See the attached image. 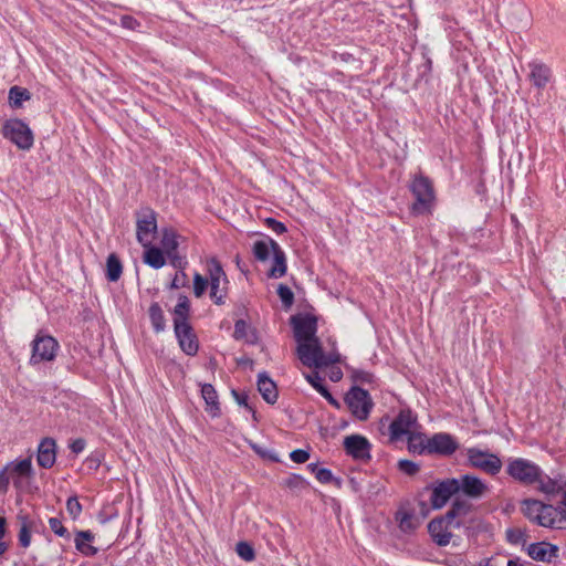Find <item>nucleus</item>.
Listing matches in <instances>:
<instances>
[{"mask_svg":"<svg viewBox=\"0 0 566 566\" xmlns=\"http://www.w3.org/2000/svg\"><path fill=\"white\" fill-rule=\"evenodd\" d=\"M310 468L315 472L316 479L322 483H328L333 479V474L328 469H316L314 464H310Z\"/></svg>","mask_w":566,"mask_h":566,"instance_id":"a18cd8bd","label":"nucleus"},{"mask_svg":"<svg viewBox=\"0 0 566 566\" xmlns=\"http://www.w3.org/2000/svg\"><path fill=\"white\" fill-rule=\"evenodd\" d=\"M451 527H453L452 522L444 515L432 520L428 524V532L437 545L447 546L452 539Z\"/></svg>","mask_w":566,"mask_h":566,"instance_id":"a211bd4d","label":"nucleus"},{"mask_svg":"<svg viewBox=\"0 0 566 566\" xmlns=\"http://www.w3.org/2000/svg\"><path fill=\"white\" fill-rule=\"evenodd\" d=\"M395 521L399 530L403 533H411L416 531L420 525L419 520L415 513L405 506H401L397 510L395 514Z\"/></svg>","mask_w":566,"mask_h":566,"instance_id":"a878e982","label":"nucleus"},{"mask_svg":"<svg viewBox=\"0 0 566 566\" xmlns=\"http://www.w3.org/2000/svg\"><path fill=\"white\" fill-rule=\"evenodd\" d=\"M86 442L84 439L78 438L70 443V449L73 453L78 454L85 449Z\"/></svg>","mask_w":566,"mask_h":566,"instance_id":"603ef678","label":"nucleus"},{"mask_svg":"<svg viewBox=\"0 0 566 566\" xmlns=\"http://www.w3.org/2000/svg\"><path fill=\"white\" fill-rule=\"evenodd\" d=\"M507 566H523L518 560L510 559Z\"/></svg>","mask_w":566,"mask_h":566,"instance_id":"680f3d73","label":"nucleus"},{"mask_svg":"<svg viewBox=\"0 0 566 566\" xmlns=\"http://www.w3.org/2000/svg\"><path fill=\"white\" fill-rule=\"evenodd\" d=\"M207 275L205 277L200 273L193 275V294L196 297H201L207 287L210 286V297L214 304L221 305L224 303L228 291V277L223 271L220 262L211 258L207 261Z\"/></svg>","mask_w":566,"mask_h":566,"instance_id":"f257e3e1","label":"nucleus"},{"mask_svg":"<svg viewBox=\"0 0 566 566\" xmlns=\"http://www.w3.org/2000/svg\"><path fill=\"white\" fill-rule=\"evenodd\" d=\"M32 476L33 464L31 455L9 461L0 470V493L6 494L9 491L11 482L17 490L22 489L23 480H29Z\"/></svg>","mask_w":566,"mask_h":566,"instance_id":"7ed1b4c3","label":"nucleus"},{"mask_svg":"<svg viewBox=\"0 0 566 566\" xmlns=\"http://www.w3.org/2000/svg\"><path fill=\"white\" fill-rule=\"evenodd\" d=\"M521 510L530 521L541 526L562 528V520L558 518L557 509L552 505L527 499L522 502Z\"/></svg>","mask_w":566,"mask_h":566,"instance_id":"39448f33","label":"nucleus"},{"mask_svg":"<svg viewBox=\"0 0 566 566\" xmlns=\"http://www.w3.org/2000/svg\"><path fill=\"white\" fill-rule=\"evenodd\" d=\"M455 481L457 492H461L470 499H481L489 492V485L475 475L464 474Z\"/></svg>","mask_w":566,"mask_h":566,"instance_id":"4468645a","label":"nucleus"},{"mask_svg":"<svg viewBox=\"0 0 566 566\" xmlns=\"http://www.w3.org/2000/svg\"><path fill=\"white\" fill-rule=\"evenodd\" d=\"M557 553L558 547L547 542L533 543L527 547L528 556L534 560L543 563H551L557 557Z\"/></svg>","mask_w":566,"mask_h":566,"instance_id":"5701e85b","label":"nucleus"},{"mask_svg":"<svg viewBox=\"0 0 566 566\" xmlns=\"http://www.w3.org/2000/svg\"><path fill=\"white\" fill-rule=\"evenodd\" d=\"M296 354L303 365L313 368H322L338 363L340 355L336 350L335 343L328 352H324L318 338L306 342L296 347Z\"/></svg>","mask_w":566,"mask_h":566,"instance_id":"f03ea898","label":"nucleus"},{"mask_svg":"<svg viewBox=\"0 0 566 566\" xmlns=\"http://www.w3.org/2000/svg\"><path fill=\"white\" fill-rule=\"evenodd\" d=\"M537 490L547 496L558 495L566 489V479L563 475L551 478L543 474L541 470V478L535 482Z\"/></svg>","mask_w":566,"mask_h":566,"instance_id":"4be33fe9","label":"nucleus"},{"mask_svg":"<svg viewBox=\"0 0 566 566\" xmlns=\"http://www.w3.org/2000/svg\"><path fill=\"white\" fill-rule=\"evenodd\" d=\"M408 450L412 453L423 454L429 453L430 438L421 433L419 429H416L412 433L407 437Z\"/></svg>","mask_w":566,"mask_h":566,"instance_id":"cd10ccee","label":"nucleus"},{"mask_svg":"<svg viewBox=\"0 0 566 566\" xmlns=\"http://www.w3.org/2000/svg\"><path fill=\"white\" fill-rule=\"evenodd\" d=\"M235 552L245 562H251L255 558L253 547L247 542H239L235 546Z\"/></svg>","mask_w":566,"mask_h":566,"instance_id":"a19ab883","label":"nucleus"},{"mask_svg":"<svg viewBox=\"0 0 566 566\" xmlns=\"http://www.w3.org/2000/svg\"><path fill=\"white\" fill-rule=\"evenodd\" d=\"M410 190L415 197L411 212L417 216L431 214L437 200L431 180L422 175L415 176Z\"/></svg>","mask_w":566,"mask_h":566,"instance_id":"20e7f679","label":"nucleus"},{"mask_svg":"<svg viewBox=\"0 0 566 566\" xmlns=\"http://www.w3.org/2000/svg\"><path fill=\"white\" fill-rule=\"evenodd\" d=\"M346 452L357 460H368L370 458V443L359 434H352L344 439Z\"/></svg>","mask_w":566,"mask_h":566,"instance_id":"aec40b11","label":"nucleus"},{"mask_svg":"<svg viewBox=\"0 0 566 566\" xmlns=\"http://www.w3.org/2000/svg\"><path fill=\"white\" fill-rule=\"evenodd\" d=\"M560 494L563 495V499L556 509H557L558 518L562 520V526H563L564 523H566V489Z\"/></svg>","mask_w":566,"mask_h":566,"instance_id":"8fccbe9b","label":"nucleus"},{"mask_svg":"<svg viewBox=\"0 0 566 566\" xmlns=\"http://www.w3.org/2000/svg\"><path fill=\"white\" fill-rule=\"evenodd\" d=\"M416 429H419L416 416L410 411H401L390 424V437L392 440H398L408 437Z\"/></svg>","mask_w":566,"mask_h":566,"instance_id":"f3484780","label":"nucleus"},{"mask_svg":"<svg viewBox=\"0 0 566 566\" xmlns=\"http://www.w3.org/2000/svg\"><path fill=\"white\" fill-rule=\"evenodd\" d=\"M201 395L207 405V411H209L212 416H217L219 412V401L214 387L210 384L202 385Z\"/></svg>","mask_w":566,"mask_h":566,"instance_id":"473e14b6","label":"nucleus"},{"mask_svg":"<svg viewBox=\"0 0 566 566\" xmlns=\"http://www.w3.org/2000/svg\"><path fill=\"white\" fill-rule=\"evenodd\" d=\"M507 474L515 481L531 485L541 478V468L523 458L511 459L506 467Z\"/></svg>","mask_w":566,"mask_h":566,"instance_id":"6e6552de","label":"nucleus"},{"mask_svg":"<svg viewBox=\"0 0 566 566\" xmlns=\"http://www.w3.org/2000/svg\"><path fill=\"white\" fill-rule=\"evenodd\" d=\"M279 247L277 242L273 239L266 238L264 240L255 241L252 251L256 260L265 262L272 258Z\"/></svg>","mask_w":566,"mask_h":566,"instance_id":"bb28decb","label":"nucleus"},{"mask_svg":"<svg viewBox=\"0 0 566 566\" xmlns=\"http://www.w3.org/2000/svg\"><path fill=\"white\" fill-rule=\"evenodd\" d=\"M459 448V443L450 433L439 432L430 438L429 454L451 455Z\"/></svg>","mask_w":566,"mask_h":566,"instance_id":"6ab92c4d","label":"nucleus"},{"mask_svg":"<svg viewBox=\"0 0 566 566\" xmlns=\"http://www.w3.org/2000/svg\"><path fill=\"white\" fill-rule=\"evenodd\" d=\"M277 294H279L282 303L286 307H290L293 304L294 294L289 286L281 284L277 289Z\"/></svg>","mask_w":566,"mask_h":566,"instance_id":"37998d69","label":"nucleus"},{"mask_svg":"<svg viewBox=\"0 0 566 566\" xmlns=\"http://www.w3.org/2000/svg\"><path fill=\"white\" fill-rule=\"evenodd\" d=\"M59 348V342L54 337L39 332L31 343L30 365L54 360Z\"/></svg>","mask_w":566,"mask_h":566,"instance_id":"0eeeda50","label":"nucleus"},{"mask_svg":"<svg viewBox=\"0 0 566 566\" xmlns=\"http://www.w3.org/2000/svg\"><path fill=\"white\" fill-rule=\"evenodd\" d=\"M258 389L266 402L274 403L277 400L276 385L266 375H259Z\"/></svg>","mask_w":566,"mask_h":566,"instance_id":"c85d7f7f","label":"nucleus"},{"mask_svg":"<svg viewBox=\"0 0 566 566\" xmlns=\"http://www.w3.org/2000/svg\"><path fill=\"white\" fill-rule=\"evenodd\" d=\"M123 272L119 259L115 254H109L106 262V276L111 282H116Z\"/></svg>","mask_w":566,"mask_h":566,"instance_id":"c9c22d12","label":"nucleus"},{"mask_svg":"<svg viewBox=\"0 0 566 566\" xmlns=\"http://www.w3.org/2000/svg\"><path fill=\"white\" fill-rule=\"evenodd\" d=\"M297 346L317 338V321L312 315H298L291 318Z\"/></svg>","mask_w":566,"mask_h":566,"instance_id":"ddd939ff","label":"nucleus"},{"mask_svg":"<svg viewBox=\"0 0 566 566\" xmlns=\"http://www.w3.org/2000/svg\"><path fill=\"white\" fill-rule=\"evenodd\" d=\"M8 549V546L6 543L0 542V556H2Z\"/></svg>","mask_w":566,"mask_h":566,"instance_id":"bf43d9fd","label":"nucleus"},{"mask_svg":"<svg viewBox=\"0 0 566 566\" xmlns=\"http://www.w3.org/2000/svg\"><path fill=\"white\" fill-rule=\"evenodd\" d=\"M157 232L156 213L153 210L146 209L142 211L136 221V237L137 241L143 247H148L153 243Z\"/></svg>","mask_w":566,"mask_h":566,"instance_id":"f8f14e48","label":"nucleus"},{"mask_svg":"<svg viewBox=\"0 0 566 566\" xmlns=\"http://www.w3.org/2000/svg\"><path fill=\"white\" fill-rule=\"evenodd\" d=\"M6 525H7L6 518L0 516V541L6 535Z\"/></svg>","mask_w":566,"mask_h":566,"instance_id":"4d7b16f0","label":"nucleus"},{"mask_svg":"<svg viewBox=\"0 0 566 566\" xmlns=\"http://www.w3.org/2000/svg\"><path fill=\"white\" fill-rule=\"evenodd\" d=\"M265 223L272 231L277 234L284 233L286 231V227L273 218L265 219Z\"/></svg>","mask_w":566,"mask_h":566,"instance_id":"09e8293b","label":"nucleus"},{"mask_svg":"<svg viewBox=\"0 0 566 566\" xmlns=\"http://www.w3.org/2000/svg\"><path fill=\"white\" fill-rule=\"evenodd\" d=\"M120 24L123 28H126L129 30H136L139 27V22L130 15L122 17Z\"/></svg>","mask_w":566,"mask_h":566,"instance_id":"3c124183","label":"nucleus"},{"mask_svg":"<svg viewBox=\"0 0 566 566\" xmlns=\"http://www.w3.org/2000/svg\"><path fill=\"white\" fill-rule=\"evenodd\" d=\"M174 328L181 350L190 356L197 354L199 345L191 326L189 324H176Z\"/></svg>","mask_w":566,"mask_h":566,"instance_id":"412c9836","label":"nucleus"},{"mask_svg":"<svg viewBox=\"0 0 566 566\" xmlns=\"http://www.w3.org/2000/svg\"><path fill=\"white\" fill-rule=\"evenodd\" d=\"M528 80L537 90H543L552 80L551 69L542 62H531L528 64Z\"/></svg>","mask_w":566,"mask_h":566,"instance_id":"b1692460","label":"nucleus"},{"mask_svg":"<svg viewBox=\"0 0 566 566\" xmlns=\"http://www.w3.org/2000/svg\"><path fill=\"white\" fill-rule=\"evenodd\" d=\"M190 302L186 295H179L178 302L174 308V326L176 324H189Z\"/></svg>","mask_w":566,"mask_h":566,"instance_id":"2f4dec72","label":"nucleus"},{"mask_svg":"<svg viewBox=\"0 0 566 566\" xmlns=\"http://www.w3.org/2000/svg\"><path fill=\"white\" fill-rule=\"evenodd\" d=\"M182 240L184 238L172 228H164L161 230L160 247L174 266H180L182 263V259L177 253V249Z\"/></svg>","mask_w":566,"mask_h":566,"instance_id":"2eb2a0df","label":"nucleus"},{"mask_svg":"<svg viewBox=\"0 0 566 566\" xmlns=\"http://www.w3.org/2000/svg\"><path fill=\"white\" fill-rule=\"evenodd\" d=\"M446 516L452 522L453 527L480 526L481 520L475 514L474 507L465 500H455Z\"/></svg>","mask_w":566,"mask_h":566,"instance_id":"1a4fd4ad","label":"nucleus"},{"mask_svg":"<svg viewBox=\"0 0 566 566\" xmlns=\"http://www.w3.org/2000/svg\"><path fill=\"white\" fill-rule=\"evenodd\" d=\"M398 469L407 475H415L419 472V465L410 460H400L398 462Z\"/></svg>","mask_w":566,"mask_h":566,"instance_id":"c03bdc74","label":"nucleus"},{"mask_svg":"<svg viewBox=\"0 0 566 566\" xmlns=\"http://www.w3.org/2000/svg\"><path fill=\"white\" fill-rule=\"evenodd\" d=\"M290 458L295 463H305L310 459V453L303 449H296L290 453Z\"/></svg>","mask_w":566,"mask_h":566,"instance_id":"de8ad7c7","label":"nucleus"},{"mask_svg":"<svg viewBox=\"0 0 566 566\" xmlns=\"http://www.w3.org/2000/svg\"><path fill=\"white\" fill-rule=\"evenodd\" d=\"M345 402L348 406L352 415L360 421H364L369 417V413L374 407V402L368 391L359 387H354L347 392Z\"/></svg>","mask_w":566,"mask_h":566,"instance_id":"9b49d317","label":"nucleus"},{"mask_svg":"<svg viewBox=\"0 0 566 566\" xmlns=\"http://www.w3.org/2000/svg\"><path fill=\"white\" fill-rule=\"evenodd\" d=\"M244 326V322L240 321L235 324V334H238L240 331H242V327Z\"/></svg>","mask_w":566,"mask_h":566,"instance_id":"052dcab7","label":"nucleus"},{"mask_svg":"<svg viewBox=\"0 0 566 566\" xmlns=\"http://www.w3.org/2000/svg\"><path fill=\"white\" fill-rule=\"evenodd\" d=\"M467 457L471 467L491 475L497 474L503 465L502 460L496 454L479 448H469Z\"/></svg>","mask_w":566,"mask_h":566,"instance_id":"9d476101","label":"nucleus"},{"mask_svg":"<svg viewBox=\"0 0 566 566\" xmlns=\"http://www.w3.org/2000/svg\"><path fill=\"white\" fill-rule=\"evenodd\" d=\"M237 401H238L240 405H244V406H247V405H248V403H247V396H242V397H241V396L237 395Z\"/></svg>","mask_w":566,"mask_h":566,"instance_id":"13d9d810","label":"nucleus"},{"mask_svg":"<svg viewBox=\"0 0 566 566\" xmlns=\"http://www.w3.org/2000/svg\"><path fill=\"white\" fill-rule=\"evenodd\" d=\"M144 248L145 252L143 259L147 265L154 269H160L166 264L167 256L160 248L154 247L153 243Z\"/></svg>","mask_w":566,"mask_h":566,"instance_id":"7c9ffc66","label":"nucleus"},{"mask_svg":"<svg viewBox=\"0 0 566 566\" xmlns=\"http://www.w3.org/2000/svg\"><path fill=\"white\" fill-rule=\"evenodd\" d=\"M286 270V256L281 247H279L272 255V264L269 269L268 275L273 279H279L285 275Z\"/></svg>","mask_w":566,"mask_h":566,"instance_id":"c756f323","label":"nucleus"},{"mask_svg":"<svg viewBox=\"0 0 566 566\" xmlns=\"http://www.w3.org/2000/svg\"><path fill=\"white\" fill-rule=\"evenodd\" d=\"M20 531H19V543L22 547L27 548L31 544V522L27 515H19Z\"/></svg>","mask_w":566,"mask_h":566,"instance_id":"4c0bfd02","label":"nucleus"},{"mask_svg":"<svg viewBox=\"0 0 566 566\" xmlns=\"http://www.w3.org/2000/svg\"><path fill=\"white\" fill-rule=\"evenodd\" d=\"M149 318L153 327L157 333L165 329V316L164 312L158 303H153L149 307Z\"/></svg>","mask_w":566,"mask_h":566,"instance_id":"58836bf2","label":"nucleus"},{"mask_svg":"<svg viewBox=\"0 0 566 566\" xmlns=\"http://www.w3.org/2000/svg\"><path fill=\"white\" fill-rule=\"evenodd\" d=\"M343 377V373L339 368H333L329 374V378L333 381H338Z\"/></svg>","mask_w":566,"mask_h":566,"instance_id":"6e6d98bb","label":"nucleus"},{"mask_svg":"<svg viewBox=\"0 0 566 566\" xmlns=\"http://www.w3.org/2000/svg\"><path fill=\"white\" fill-rule=\"evenodd\" d=\"M1 134L3 138L21 150H30L33 147V132L22 119L10 118L4 120L1 126Z\"/></svg>","mask_w":566,"mask_h":566,"instance_id":"423d86ee","label":"nucleus"},{"mask_svg":"<svg viewBox=\"0 0 566 566\" xmlns=\"http://www.w3.org/2000/svg\"><path fill=\"white\" fill-rule=\"evenodd\" d=\"M306 380L324 397L328 400L333 406L338 407V402L333 398L327 388L323 385V378L318 375V373L307 374L305 375Z\"/></svg>","mask_w":566,"mask_h":566,"instance_id":"f704fd0d","label":"nucleus"},{"mask_svg":"<svg viewBox=\"0 0 566 566\" xmlns=\"http://www.w3.org/2000/svg\"><path fill=\"white\" fill-rule=\"evenodd\" d=\"M50 528L57 536L64 537L67 535V530L63 526L62 522L56 517H51L49 520Z\"/></svg>","mask_w":566,"mask_h":566,"instance_id":"49530a36","label":"nucleus"},{"mask_svg":"<svg viewBox=\"0 0 566 566\" xmlns=\"http://www.w3.org/2000/svg\"><path fill=\"white\" fill-rule=\"evenodd\" d=\"M455 479L442 480L431 488L430 504L432 509H442L453 494H457Z\"/></svg>","mask_w":566,"mask_h":566,"instance_id":"dca6fc26","label":"nucleus"},{"mask_svg":"<svg viewBox=\"0 0 566 566\" xmlns=\"http://www.w3.org/2000/svg\"><path fill=\"white\" fill-rule=\"evenodd\" d=\"M509 543L513 545H524L526 543V533L521 527H511L505 532Z\"/></svg>","mask_w":566,"mask_h":566,"instance_id":"ea45409f","label":"nucleus"},{"mask_svg":"<svg viewBox=\"0 0 566 566\" xmlns=\"http://www.w3.org/2000/svg\"><path fill=\"white\" fill-rule=\"evenodd\" d=\"M56 460V443L52 438H44L38 447L36 461L44 469L53 467Z\"/></svg>","mask_w":566,"mask_h":566,"instance_id":"393cba45","label":"nucleus"},{"mask_svg":"<svg viewBox=\"0 0 566 566\" xmlns=\"http://www.w3.org/2000/svg\"><path fill=\"white\" fill-rule=\"evenodd\" d=\"M93 538V534L88 531L78 532L75 537L76 549L86 556L95 555L97 549L91 545Z\"/></svg>","mask_w":566,"mask_h":566,"instance_id":"72a5a7b5","label":"nucleus"},{"mask_svg":"<svg viewBox=\"0 0 566 566\" xmlns=\"http://www.w3.org/2000/svg\"><path fill=\"white\" fill-rule=\"evenodd\" d=\"M471 566H502V564L494 557H483Z\"/></svg>","mask_w":566,"mask_h":566,"instance_id":"5fc2aeb1","label":"nucleus"},{"mask_svg":"<svg viewBox=\"0 0 566 566\" xmlns=\"http://www.w3.org/2000/svg\"><path fill=\"white\" fill-rule=\"evenodd\" d=\"M186 279H187V275L185 272H180L179 274H176L171 284H170V287L171 289H180L182 286L186 285Z\"/></svg>","mask_w":566,"mask_h":566,"instance_id":"864d4df0","label":"nucleus"},{"mask_svg":"<svg viewBox=\"0 0 566 566\" xmlns=\"http://www.w3.org/2000/svg\"><path fill=\"white\" fill-rule=\"evenodd\" d=\"M66 511L73 520H76L82 513V505L76 496L69 497L66 501Z\"/></svg>","mask_w":566,"mask_h":566,"instance_id":"79ce46f5","label":"nucleus"},{"mask_svg":"<svg viewBox=\"0 0 566 566\" xmlns=\"http://www.w3.org/2000/svg\"><path fill=\"white\" fill-rule=\"evenodd\" d=\"M31 98V94L27 88L20 86H12L9 91V102L10 105L14 108H19L22 106L24 101H29Z\"/></svg>","mask_w":566,"mask_h":566,"instance_id":"e433bc0d","label":"nucleus"}]
</instances>
